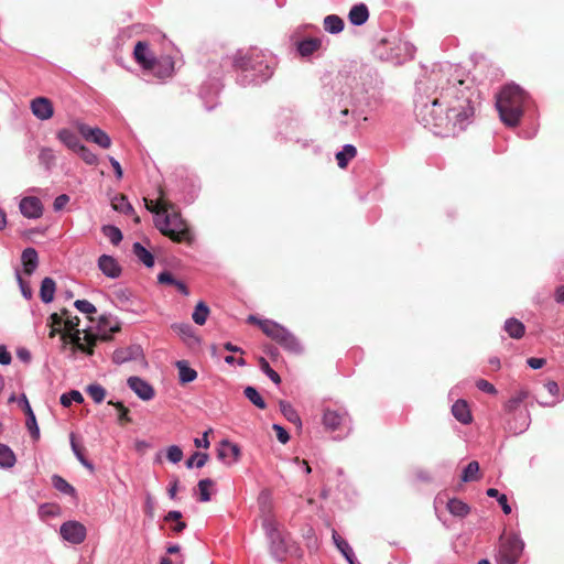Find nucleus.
Returning a JSON list of instances; mask_svg holds the SVG:
<instances>
[{
  "instance_id": "f257e3e1",
  "label": "nucleus",
  "mask_w": 564,
  "mask_h": 564,
  "mask_svg": "<svg viewBox=\"0 0 564 564\" xmlns=\"http://www.w3.org/2000/svg\"><path fill=\"white\" fill-rule=\"evenodd\" d=\"M455 80L443 87L438 98L429 100L420 96L415 100V116L424 127L445 129L455 135L474 122L475 91Z\"/></svg>"
},
{
  "instance_id": "f03ea898",
  "label": "nucleus",
  "mask_w": 564,
  "mask_h": 564,
  "mask_svg": "<svg viewBox=\"0 0 564 564\" xmlns=\"http://www.w3.org/2000/svg\"><path fill=\"white\" fill-rule=\"evenodd\" d=\"M144 202L147 209L155 215L154 224L160 232L175 242H193L194 236L187 223L176 210L174 204L164 198L162 191H160L158 199L144 198Z\"/></svg>"
},
{
  "instance_id": "7ed1b4c3",
  "label": "nucleus",
  "mask_w": 564,
  "mask_h": 564,
  "mask_svg": "<svg viewBox=\"0 0 564 564\" xmlns=\"http://www.w3.org/2000/svg\"><path fill=\"white\" fill-rule=\"evenodd\" d=\"M527 100L528 95L522 88L517 85L506 86L497 100V108L503 123L516 127L523 115Z\"/></svg>"
},
{
  "instance_id": "20e7f679",
  "label": "nucleus",
  "mask_w": 564,
  "mask_h": 564,
  "mask_svg": "<svg viewBox=\"0 0 564 564\" xmlns=\"http://www.w3.org/2000/svg\"><path fill=\"white\" fill-rule=\"evenodd\" d=\"M248 321L250 323H257L268 337L279 343L285 349L295 352L301 350L300 343L295 336L282 325L270 319H258L254 316H249Z\"/></svg>"
},
{
  "instance_id": "39448f33",
  "label": "nucleus",
  "mask_w": 564,
  "mask_h": 564,
  "mask_svg": "<svg viewBox=\"0 0 564 564\" xmlns=\"http://www.w3.org/2000/svg\"><path fill=\"white\" fill-rule=\"evenodd\" d=\"M82 137L85 141H110L108 134L97 127H90L76 121L70 128L61 129L57 133L59 141H73Z\"/></svg>"
},
{
  "instance_id": "423d86ee",
  "label": "nucleus",
  "mask_w": 564,
  "mask_h": 564,
  "mask_svg": "<svg viewBox=\"0 0 564 564\" xmlns=\"http://www.w3.org/2000/svg\"><path fill=\"white\" fill-rule=\"evenodd\" d=\"M323 425L327 431H345L348 434L351 430V420L344 409H325L322 419Z\"/></svg>"
},
{
  "instance_id": "0eeeda50",
  "label": "nucleus",
  "mask_w": 564,
  "mask_h": 564,
  "mask_svg": "<svg viewBox=\"0 0 564 564\" xmlns=\"http://www.w3.org/2000/svg\"><path fill=\"white\" fill-rule=\"evenodd\" d=\"M523 541L518 535H510L502 540L497 562L498 564H516L522 554Z\"/></svg>"
},
{
  "instance_id": "6e6552de",
  "label": "nucleus",
  "mask_w": 564,
  "mask_h": 564,
  "mask_svg": "<svg viewBox=\"0 0 564 564\" xmlns=\"http://www.w3.org/2000/svg\"><path fill=\"white\" fill-rule=\"evenodd\" d=\"M62 538L72 544H80L86 539V528L78 521H66L59 528Z\"/></svg>"
},
{
  "instance_id": "1a4fd4ad",
  "label": "nucleus",
  "mask_w": 564,
  "mask_h": 564,
  "mask_svg": "<svg viewBox=\"0 0 564 564\" xmlns=\"http://www.w3.org/2000/svg\"><path fill=\"white\" fill-rule=\"evenodd\" d=\"M62 338L66 340V338H69L70 344L74 346L75 350H80L83 352H86L87 355H93V347L96 344L97 337L85 333L84 337L80 336L79 329H76L74 332H68L67 334H63Z\"/></svg>"
},
{
  "instance_id": "9d476101",
  "label": "nucleus",
  "mask_w": 564,
  "mask_h": 564,
  "mask_svg": "<svg viewBox=\"0 0 564 564\" xmlns=\"http://www.w3.org/2000/svg\"><path fill=\"white\" fill-rule=\"evenodd\" d=\"M30 109L34 117L40 120H48L54 115V106L46 97H36L31 100Z\"/></svg>"
},
{
  "instance_id": "9b49d317",
  "label": "nucleus",
  "mask_w": 564,
  "mask_h": 564,
  "mask_svg": "<svg viewBox=\"0 0 564 564\" xmlns=\"http://www.w3.org/2000/svg\"><path fill=\"white\" fill-rule=\"evenodd\" d=\"M133 56L135 61L144 68V69H154L156 65L155 57L149 52V45L147 42L139 41L133 51Z\"/></svg>"
},
{
  "instance_id": "f8f14e48",
  "label": "nucleus",
  "mask_w": 564,
  "mask_h": 564,
  "mask_svg": "<svg viewBox=\"0 0 564 564\" xmlns=\"http://www.w3.org/2000/svg\"><path fill=\"white\" fill-rule=\"evenodd\" d=\"M19 403L26 415L25 425H26L28 431L30 432V434L34 441H39L40 429L37 426L35 414H34L25 394L21 395Z\"/></svg>"
},
{
  "instance_id": "ddd939ff",
  "label": "nucleus",
  "mask_w": 564,
  "mask_h": 564,
  "mask_svg": "<svg viewBox=\"0 0 564 564\" xmlns=\"http://www.w3.org/2000/svg\"><path fill=\"white\" fill-rule=\"evenodd\" d=\"M19 207L22 215L28 218H40L43 214L42 203L34 196L23 197Z\"/></svg>"
},
{
  "instance_id": "4468645a",
  "label": "nucleus",
  "mask_w": 564,
  "mask_h": 564,
  "mask_svg": "<svg viewBox=\"0 0 564 564\" xmlns=\"http://www.w3.org/2000/svg\"><path fill=\"white\" fill-rule=\"evenodd\" d=\"M129 388L142 400L148 401L154 397L152 386L140 377H130L128 379Z\"/></svg>"
},
{
  "instance_id": "2eb2a0df",
  "label": "nucleus",
  "mask_w": 564,
  "mask_h": 564,
  "mask_svg": "<svg viewBox=\"0 0 564 564\" xmlns=\"http://www.w3.org/2000/svg\"><path fill=\"white\" fill-rule=\"evenodd\" d=\"M99 270L110 279H117L121 275L122 269L118 261L108 254H102L98 259Z\"/></svg>"
},
{
  "instance_id": "dca6fc26",
  "label": "nucleus",
  "mask_w": 564,
  "mask_h": 564,
  "mask_svg": "<svg viewBox=\"0 0 564 564\" xmlns=\"http://www.w3.org/2000/svg\"><path fill=\"white\" fill-rule=\"evenodd\" d=\"M217 455L219 459L226 462L227 464H234L238 462L240 457V448L237 444L224 440L220 442Z\"/></svg>"
},
{
  "instance_id": "f3484780",
  "label": "nucleus",
  "mask_w": 564,
  "mask_h": 564,
  "mask_svg": "<svg viewBox=\"0 0 564 564\" xmlns=\"http://www.w3.org/2000/svg\"><path fill=\"white\" fill-rule=\"evenodd\" d=\"M332 539H333V542L336 545L337 550L346 558L348 564H357L352 547L349 545V543L343 536H340L337 533L336 530H333Z\"/></svg>"
},
{
  "instance_id": "a211bd4d",
  "label": "nucleus",
  "mask_w": 564,
  "mask_h": 564,
  "mask_svg": "<svg viewBox=\"0 0 564 564\" xmlns=\"http://www.w3.org/2000/svg\"><path fill=\"white\" fill-rule=\"evenodd\" d=\"M269 540L272 555L278 561H283L289 553V541L282 534H279V538L275 535L274 539Z\"/></svg>"
},
{
  "instance_id": "6ab92c4d",
  "label": "nucleus",
  "mask_w": 564,
  "mask_h": 564,
  "mask_svg": "<svg viewBox=\"0 0 564 564\" xmlns=\"http://www.w3.org/2000/svg\"><path fill=\"white\" fill-rule=\"evenodd\" d=\"M454 417L462 424H469L473 420L469 406L466 401L457 400L452 406Z\"/></svg>"
},
{
  "instance_id": "aec40b11",
  "label": "nucleus",
  "mask_w": 564,
  "mask_h": 564,
  "mask_svg": "<svg viewBox=\"0 0 564 564\" xmlns=\"http://www.w3.org/2000/svg\"><path fill=\"white\" fill-rule=\"evenodd\" d=\"M21 260L23 263L24 273L26 275H31L39 264V257L36 250L34 248L24 249L22 252Z\"/></svg>"
},
{
  "instance_id": "412c9836",
  "label": "nucleus",
  "mask_w": 564,
  "mask_h": 564,
  "mask_svg": "<svg viewBox=\"0 0 564 564\" xmlns=\"http://www.w3.org/2000/svg\"><path fill=\"white\" fill-rule=\"evenodd\" d=\"M368 18L369 11L367 6L364 3L354 6L348 13L349 22L352 25H362L367 22Z\"/></svg>"
},
{
  "instance_id": "4be33fe9",
  "label": "nucleus",
  "mask_w": 564,
  "mask_h": 564,
  "mask_svg": "<svg viewBox=\"0 0 564 564\" xmlns=\"http://www.w3.org/2000/svg\"><path fill=\"white\" fill-rule=\"evenodd\" d=\"M98 327L101 334L100 337L104 340H108L111 334L120 330L119 322L107 316L100 318Z\"/></svg>"
},
{
  "instance_id": "5701e85b",
  "label": "nucleus",
  "mask_w": 564,
  "mask_h": 564,
  "mask_svg": "<svg viewBox=\"0 0 564 564\" xmlns=\"http://www.w3.org/2000/svg\"><path fill=\"white\" fill-rule=\"evenodd\" d=\"M68 149L80 156L87 164H96L97 155L88 149L84 143H66Z\"/></svg>"
},
{
  "instance_id": "b1692460",
  "label": "nucleus",
  "mask_w": 564,
  "mask_h": 564,
  "mask_svg": "<svg viewBox=\"0 0 564 564\" xmlns=\"http://www.w3.org/2000/svg\"><path fill=\"white\" fill-rule=\"evenodd\" d=\"M544 389L551 395V400H539V403L544 406H554L562 400V395L560 393V387L555 381H547L544 384Z\"/></svg>"
},
{
  "instance_id": "393cba45",
  "label": "nucleus",
  "mask_w": 564,
  "mask_h": 564,
  "mask_svg": "<svg viewBox=\"0 0 564 564\" xmlns=\"http://www.w3.org/2000/svg\"><path fill=\"white\" fill-rule=\"evenodd\" d=\"M176 368L178 370V379L181 383H189L197 378V372L195 369L191 368L185 360H180L176 362Z\"/></svg>"
},
{
  "instance_id": "a878e982",
  "label": "nucleus",
  "mask_w": 564,
  "mask_h": 564,
  "mask_svg": "<svg viewBox=\"0 0 564 564\" xmlns=\"http://www.w3.org/2000/svg\"><path fill=\"white\" fill-rule=\"evenodd\" d=\"M503 329L514 339H520L525 332L524 325L517 318H508L505 322Z\"/></svg>"
},
{
  "instance_id": "bb28decb",
  "label": "nucleus",
  "mask_w": 564,
  "mask_h": 564,
  "mask_svg": "<svg viewBox=\"0 0 564 564\" xmlns=\"http://www.w3.org/2000/svg\"><path fill=\"white\" fill-rule=\"evenodd\" d=\"M322 45V41L319 39H306L297 44V51L301 56L307 57L316 52Z\"/></svg>"
},
{
  "instance_id": "cd10ccee",
  "label": "nucleus",
  "mask_w": 564,
  "mask_h": 564,
  "mask_svg": "<svg viewBox=\"0 0 564 564\" xmlns=\"http://www.w3.org/2000/svg\"><path fill=\"white\" fill-rule=\"evenodd\" d=\"M56 290L55 281L51 278H44L41 283L40 297L44 303H51Z\"/></svg>"
},
{
  "instance_id": "c85d7f7f",
  "label": "nucleus",
  "mask_w": 564,
  "mask_h": 564,
  "mask_svg": "<svg viewBox=\"0 0 564 564\" xmlns=\"http://www.w3.org/2000/svg\"><path fill=\"white\" fill-rule=\"evenodd\" d=\"M17 463V457L13 451L6 444L0 443V468H12Z\"/></svg>"
},
{
  "instance_id": "c756f323",
  "label": "nucleus",
  "mask_w": 564,
  "mask_h": 564,
  "mask_svg": "<svg viewBox=\"0 0 564 564\" xmlns=\"http://www.w3.org/2000/svg\"><path fill=\"white\" fill-rule=\"evenodd\" d=\"M357 154V149L351 143H346L341 151L336 153V160L339 167L344 169L348 162Z\"/></svg>"
},
{
  "instance_id": "7c9ffc66",
  "label": "nucleus",
  "mask_w": 564,
  "mask_h": 564,
  "mask_svg": "<svg viewBox=\"0 0 564 564\" xmlns=\"http://www.w3.org/2000/svg\"><path fill=\"white\" fill-rule=\"evenodd\" d=\"M133 253L145 267L151 268L154 264L153 254L145 249L140 242L133 243Z\"/></svg>"
},
{
  "instance_id": "2f4dec72",
  "label": "nucleus",
  "mask_w": 564,
  "mask_h": 564,
  "mask_svg": "<svg viewBox=\"0 0 564 564\" xmlns=\"http://www.w3.org/2000/svg\"><path fill=\"white\" fill-rule=\"evenodd\" d=\"M111 206L115 210L122 213L124 215L134 214L132 205L129 203L128 198L124 195H116L111 199Z\"/></svg>"
},
{
  "instance_id": "473e14b6",
  "label": "nucleus",
  "mask_w": 564,
  "mask_h": 564,
  "mask_svg": "<svg viewBox=\"0 0 564 564\" xmlns=\"http://www.w3.org/2000/svg\"><path fill=\"white\" fill-rule=\"evenodd\" d=\"M324 29L332 34L339 33L344 30V21L336 14H329L324 19Z\"/></svg>"
},
{
  "instance_id": "72a5a7b5",
  "label": "nucleus",
  "mask_w": 564,
  "mask_h": 564,
  "mask_svg": "<svg viewBox=\"0 0 564 564\" xmlns=\"http://www.w3.org/2000/svg\"><path fill=\"white\" fill-rule=\"evenodd\" d=\"M447 509L456 517H465L469 512V507L459 499H451L447 502Z\"/></svg>"
},
{
  "instance_id": "f704fd0d",
  "label": "nucleus",
  "mask_w": 564,
  "mask_h": 564,
  "mask_svg": "<svg viewBox=\"0 0 564 564\" xmlns=\"http://www.w3.org/2000/svg\"><path fill=\"white\" fill-rule=\"evenodd\" d=\"M209 315V308L204 302L197 303L193 312L192 318L197 325H204Z\"/></svg>"
},
{
  "instance_id": "c9c22d12",
  "label": "nucleus",
  "mask_w": 564,
  "mask_h": 564,
  "mask_svg": "<svg viewBox=\"0 0 564 564\" xmlns=\"http://www.w3.org/2000/svg\"><path fill=\"white\" fill-rule=\"evenodd\" d=\"M52 482H53V486L56 490H58L59 492L62 494H65V495H69V496H75V488L68 484L63 477L58 476V475H54L52 477Z\"/></svg>"
},
{
  "instance_id": "e433bc0d",
  "label": "nucleus",
  "mask_w": 564,
  "mask_h": 564,
  "mask_svg": "<svg viewBox=\"0 0 564 564\" xmlns=\"http://www.w3.org/2000/svg\"><path fill=\"white\" fill-rule=\"evenodd\" d=\"M215 482L209 479L205 478L198 481L197 489L199 492V501L207 502L210 500V489L214 487Z\"/></svg>"
},
{
  "instance_id": "4c0bfd02",
  "label": "nucleus",
  "mask_w": 564,
  "mask_h": 564,
  "mask_svg": "<svg viewBox=\"0 0 564 564\" xmlns=\"http://www.w3.org/2000/svg\"><path fill=\"white\" fill-rule=\"evenodd\" d=\"M280 410H281V413L284 415V417L289 422H292L294 424H301V419H300L297 412L289 402L281 401Z\"/></svg>"
},
{
  "instance_id": "58836bf2",
  "label": "nucleus",
  "mask_w": 564,
  "mask_h": 564,
  "mask_svg": "<svg viewBox=\"0 0 564 564\" xmlns=\"http://www.w3.org/2000/svg\"><path fill=\"white\" fill-rule=\"evenodd\" d=\"M70 446L76 456V458L80 462L83 466L88 468L90 471L94 470V466L90 462H88L84 456V448H82L75 441L74 434H70Z\"/></svg>"
},
{
  "instance_id": "ea45409f",
  "label": "nucleus",
  "mask_w": 564,
  "mask_h": 564,
  "mask_svg": "<svg viewBox=\"0 0 564 564\" xmlns=\"http://www.w3.org/2000/svg\"><path fill=\"white\" fill-rule=\"evenodd\" d=\"M101 231L115 246L119 245L122 240V232L116 226L106 225L101 228Z\"/></svg>"
},
{
  "instance_id": "a19ab883",
  "label": "nucleus",
  "mask_w": 564,
  "mask_h": 564,
  "mask_svg": "<svg viewBox=\"0 0 564 564\" xmlns=\"http://www.w3.org/2000/svg\"><path fill=\"white\" fill-rule=\"evenodd\" d=\"M252 53H247L245 55H237L235 57L234 64L237 68L248 70V69H254L256 64L253 63Z\"/></svg>"
},
{
  "instance_id": "79ce46f5",
  "label": "nucleus",
  "mask_w": 564,
  "mask_h": 564,
  "mask_svg": "<svg viewBox=\"0 0 564 564\" xmlns=\"http://www.w3.org/2000/svg\"><path fill=\"white\" fill-rule=\"evenodd\" d=\"M398 50L400 52H398L394 56L397 64H402L403 62L413 58L414 48L409 43H402V45L399 46Z\"/></svg>"
},
{
  "instance_id": "37998d69",
  "label": "nucleus",
  "mask_w": 564,
  "mask_h": 564,
  "mask_svg": "<svg viewBox=\"0 0 564 564\" xmlns=\"http://www.w3.org/2000/svg\"><path fill=\"white\" fill-rule=\"evenodd\" d=\"M479 464L476 460L470 462L463 470L462 480L469 482L478 479Z\"/></svg>"
},
{
  "instance_id": "c03bdc74",
  "label": "nucleus",
  "mask_w": 564,
  "mask_h": 564,
  "mask_svg": "<svg viewBox=\"0 0 564 564\" xmlns=\"http://www.w3.org/2000/svg\"><path fill=\"white\" fill-rule=\"evenodd\" d=\"M154 75L159 78H167L173 74L174 64L172 61H166L165 63H158L155 68L152 69Z\"/></svg>"
},
{
  "instance_id": "a18cd8bd",
  "label": "nucleus",
  "mask_w": 564,
  "mask_h": 564,
  "mask_svg": "<svg viewBox=\"0 0 564 564\" xmlns=\"http://www.w3.org/2000/svg\"><path fill=\"white\" fill-rule=\"evenodd\" d=\"M47 325L51 327L50 337L59 334L62 332V325H64L63 314L53 313L48 318Z\"/></svg>"
},
{
  "instance_id": "49530a36",
  "label": "nucleus",
  "mask_w": 564,
  "mask_h": 564,
  "mask_svg": "<svg viewBox=\"0 0 564 564\" xmlns=\"http://www.w3.org/2000/svg\"><path fill=\"white\" fill-rule=\"evenodd\" d=\"M133 356H134L133 348H131V347L121 348V349H117L113 352L112 360H113V362L121 365V364H124V362L131 360L133 358Z\"/></svg>"
},
{
  "instance_id": "de8ad7c7",
  "label": "nucleus",
  "mask_w": 564,
  "mask_h": 564,
  "mask_svg": "<svg viewBox=\"0 0 564 564\" xmlns=\"http://www.w3.org/2000/svg\"><path fill=\"white\" fill-rule=\"evenodd\" d=\"M245 395L257 408H259V409L265 408L264 400L262 399V397L259 394V392L253 387H247L245 389Z\"/></svg>"
},
{
  "instance_id": "09e8293b",
  "label": "nucleus",
  "mask_w": 564,
  "mask_h": 564,
  "mask_svg": "<svg viewBox=\"0 0 564 564\" xmlns=\"http://www.w3.org/2000/svg\"><path fill=\"white\" fill-rule=\"evenodd\" d=\"M208 460V454L195 452L187 460L186 467L193 468L194 466L197 468H202Z\"/></svg>"
},
{
  "instance_id": "8fccbe9b",
  "label": "nucleus",
  "mask_w": 564,
  "mask_h": 564,
  "mask_svg": "<svg viewBox=\"0 0 564 564\" xmlns=\"http://www.w3.org/2000/svg\"><path fill=\"white\" fill-rule=\"evenodd\" d=\"M86 391L96 403H101L106 397V390L100 384H89Z\"/></svg>"
},
{
  "instance_id": "3c124183",
  "label": "nucleus",
  "mask_w": 564,
  "mask_h": 564,
  "mask_svg": "<svg viewBox=\"0 0 564 564\" xmlns=\"http://www.w3.org/2000/svg\"><path fill=\"white\" fill-rule=\"evenodd\" d=\"M83 401L84 398L77 390H72L70 392L61 395V404L63 406H69L73 402L82 403Z\"/></svg>"
},
{
  "instance_id": "603ef678",
  "label": "nucleus",
  "mask_w": 564,
  "mask_h": 564,
  "mask_svg": "<svg viewBox=\"0 0 564 564\" xmlns=\"http://www.w3.org/2000/svg\"><path fill=\"white\" fill-rule=\"evenodd\" d=\"M263 529L269 539H274L275 535L279 538V534H282L279 531L278 522L273 518H265L263 520Z\"/></svg>"
},
{
  "instance_id": "864d4df0",
  "label": "nucleus",
  "mask_w": 564,
  "mask_h": 564,
  "mask_svg": "<svg viewBox=\"0 0 564 564\" xmlns=\"http://www.w3.org/2000/svg\"><path fill=\"white\" fill-rule=\"evenodd\" d=\"M62 314L64 316V326L67 332H74L78 329L79 318L77 316L69 315L67 310H63Z\"/></svg>"
},
{
  "instance_id": "5fc2aeb1",
  "label": "nucleus",
  "mask_w": 564,
  "mask_h": 564,
  "mask_svg": "<svg viewBox=\"0 0 564 564\" xmlns=\"http://www.w3.org/2000/svg\"><path fill=\"white\" fill-rule=\"evenodd\" d=\"M260 368L275 384L281 382V378L278 372L270 367L269 362L264 358L260 359Z\"/></svg>"
},
{
  "instance_id": "6e6d98bb",
  "label": "nucleus",
  "mask_w": 564,
  "mask_h": 564,
  "mask_svg": "<svg viewBox=\"0 0 564 564\" xmlns=\"http://www.w3.org/2000/svg\"><path fill=\"white\" fill-rule=\"evenodd\" d=\"M166 457L171 463L177 464L183 458V451L177 445H171L166 449Z\"/></svg>"
},
{
  "instance_id": "4d7b16f0",
  "label": "nucleus",
  "mask_w": 564,
  "mask_h": 564,
  "mask_svg": "<svg viewBox=\"0 0 564 564\" xmlns=\"http://www.w3.org/2000/svg\"><path fill=\"white\" fill-rule=\"evenodd\" d=\"M74 305L79 312L86 315L94 314L97 311L95 305L87 300H77Z\"/></svg>"
},
{
  "instance_id": "13d9d810",
  "label": "nucleus",
  "mask_w": 564,
  "mask_h": 564,
  "mask_svg": "<svg viewBox=\"0 0 564 564\" xmlns=\"http://www.w3.org/2000/svg\"><path fill=\"white\" fill-rule=\"evenodd\" d=\"M39 158H40L41 163L46 169L51 167V165L53 164L54 159H55L53 151L51 149H48V148L42 149Z\"/></svg>"
},
{
  "instance_id": "bf43d9fd",
  "label": "nucleus",
  "mask_w": 564,
  "mask_h": 564,
  "mask_svg": "<svg viewBox=\"0 0 564 564\" xmlns=\"http://www.w3.org/2000/svg\"><path fill=\"white\" fill-rule=\"evenodd\" d=\"M521 424L520 426H512L509 424V431H511L514 434L522 433L528 426H529V415L527 412H521L520 414Z\"/></svg>"
},
{
  "instance_id": "052dcab7",
  "label": "nucleus",
  "mask_w": 564,
  "mask_h": 564,
  "mask_svg": "<svg viewBox=\"0 0 564 564\" xmlns=\"http://www.w3.org/2000/svg\"><path fill=\"white\" fill-rule=\"evenodd\" d=\"M273 430L276 433V438L280 443L286 444L290 440L289 433L279 424H273Z\"/></svg>"
},
{
  "instance_id": "680f3d73",
  "label": "nucleus",
  "mask_w": 564,
  "mask_h": 564,
  "mask_svg": "<svg viewBox=\"0 0 564 564\" xmlns=\"http://www.w3.org/2000/svg\"><path fill=\"white\" fill-rule=\"evenodd\" d=\"M17 276H18V281H19V285H20V289H21V292L23 294V296L26 299V300H30L32 297V289L31 286L29 285L28 282H25L21 275L19 273H17Z\"/></svg>"
},
{
  "instance_id": "e2e57ef3",
  "label": "nucleus",
  "mask_w": 564,
  "mask_h": 564,
  "mask_svg": "<svg viewBox=\"0 0 564 564\" xmlns=\"http://www.w3.org/2000/svg\"><path fill=\"white\" fill-rule=\"evenodd\" d=\"M476 386H477V388L479 390H481L484 392H487L489 394H496L497 393V390L494 387V384H491L487 380L480 379V380L477 381Z\"/></svg>"
},
{
  "instance_id": "0e129e2a",
  "label": "nucleus",
  "mask_w": 564,
  "mask_h": 564,
  "mask_svg": "<svg viewBox=\"0 0 564 564\" xmlns=\"http://www.w3.org/2000/svg\"><path fill=\"white\" fill-rule=\"evenodd\" d=\"M109 404H115V406L119 410V421L120 422H130L129 411L122 403H120V402L112 403L110 401Z\"/></svg>"
},
{
  "instance_id": "69168bd1",
  "label": "nucleus",
  "mask_w": 564,
  "mask_h": 564,
  "mask_svg": "<svg viewBox=\"0 0 564 564\" xmlns=\"http://www.w3.org/2000/svg\"><path fill=\"white\" fill-rule=\"evenodd\" d=\"M69 202V197L66 194L58 195L53 204L54 210L59 212L62 210L66 204Z\"/></svg>"
},
{
  "instance_id": "338daca9",
  "label": "nucleus",
  "mask_w": 564,
  "mask_h": 564,
  "mask_svg": "<svg viewBox=\"0 0 564 564\" xmlns=\"http://www.w3.org/2000/svg\"><path fill=\"white\" fill-rule=\"evenodd\" d=\"M11 354L8 351L6 346H0V364L7 366L11 362Z\"/></svg>"
},
{
  "instance_id": "774afa93",
  "label": "nucleus",
  "mask_w": 564,
  "mask_h": 564,
  "mask_svg": "<svg viewBox=\"0 0 564 564\" xmlns=\"http://www.w3.org/2000/svg\"><path fill=\"white\" fill-rule=\"evenodd\" d=\"M209 432H210V430L206 431L203 434L202 438H195L194 440V444H195L196 447H203V448H208L209 447V445H210L209 440H208Z\"/></svg>"
}]
</instances>
